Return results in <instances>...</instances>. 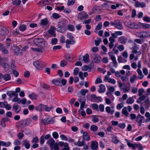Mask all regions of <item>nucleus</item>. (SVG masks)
Returning <instances> with one entry per match:
<instances>
[{"instance_id": "50", "label": "nucleus", "mask_w": 150, "mask_h": 150, "mask_svg": "<svg viewBox=\"0 0 150 150\" xmlns=\"http://www.w3.org/2000/svg\"><path fill=\"white\" fill-rule=\"evenodd\" d=\"M136 76L135 74L133 75L132 77L130 79V81L132 83H133L136 79Z\"/></svg>"}, {"instance_id": "25", "label": "nucleus", "mask_w": 150, "mask_h": 150, "mask_svg": "<svg viewBox=\"0 0 150 150\" xmlns=\"http://www.w3.org/2000/svg\"><path fill=\"white\" fill-rule=\"evenodd\" d=\"M16 94L18 93L13 91H7L6 93L7 95L10 98L15 96Z\"/></svg>"}, {"instance_id": "13", "label": "nucleus", "mask_w": 150, "mask_h": 150, "mask_svg": "<svg viewBox=\"0 0 150 150\" xmlns=\"http://www.w3.org/2000/svg\"><path fill=\"white\" fill-rule=\"evenodd\" d=\"M21 107L20 106L18 105L16 103H14L12 108V110H14L16 113H18L21 110Z\"/></svg>"}, {"instance_id": "53", "label": "nucleus", "mask_w": 150, "mask_h": 150, "mask_svg": "<svg viewBox=\"0 0 150 150\" xmlns=\"http://www.w3.org/2000/svg\"><path fill=\"white\" fill-rule=\"evenodd\" d=\"M67 62L65 60H63L61 61L60 62V66L62 67H64L67 65Z\"/></svg>"}, {"instance_id": "42", "label": "nucleus", "mask_w": 150, "mask_h": 150, "mask_svg": "<svg viewBox=\"0 0 150 150\" xmlns=\"http://www.w3.org/2000/svg\"><path fill=\"white\" fill-rule=\"evenodd\" d=\"M13 4L16 6L20 5L21 3V0H13L12 2Z\"/></svg>"}, {"instance_id": "58", "label": "nucleus", "mask_w": 150, "mask_h": 150, "mask_svg": "<svg viewBox=\"0 0 150 150\" xmlns=\"http://www.w3.org/2000/svg\"><path fill=\"white\" fill-rule=\"evenodd\" d=\"M6 47H8L11 44V40L10 38H7L6 40Z\"/></svg>"}, {"instance_id": "3", "label": "nucleus", "mask_w": 150, "mask_h": 150, "mask_svg": "<svg viewBox=\"0 0 150 150\" xmlns=\"http://www.w3.org/2000/svg\"><path fill=\"white\" fill-rule=\"evenodd\" d=\"M33 64L36 67L39 69L43 68L46 66L44 62L38 60L33 62Z\"/></svg>"}, {"instance_id": "26", "label": "nucleus", "mask_w": 150, "mask_h": 150, "mask_svg": "<svg viewBox=\"0 0 150 150\" xmlns=\"http://www.w3.org/2000/svg\"><path fill=\"white\" fill-rule=\"evenodd\" d=\"M74 144L76 146H84L86 144L84 141L82 139V142H80L79 141H78L77 142H75Z\"/></svg>"}, {"instance_id": "34", "label": "nucleus", "mask_w": 150, "mask_h": 150, "mask_svg": "<svg viewBox=\"0 0 150 150\" xmlns=\"http://www.w3.org/2000/svg\"><path fill=\"white\" fill-rule=\"evenodd\" d=\"M105 110L108 113L110 114L111 115L113 114L114 112V110H111L109 106H107L106 107Z\"/></svg>"}, {"instance_id": "55", "label": "nucleus", "mask_w": 150, "mask_h": 150, "mask_svg": "<svg viewBox=\"0 0 150 150\" xmlns=\"http://www.w3.org/2000/svg\"><path fill=\"white\" fill-rule=\"evenodd\" d=\"M58 41L57 39L56 38H52L51 41V43L52 45H56Z\"/></svg>"}, {"instance_id": "62", "label": "nucleus", "mask_w": 150, "mask_h": 150, "mask_svg": "<svg viewBox=\"0 0 150 150\" xmlns=\"http://www.w3.org/2000/svg\"><path fill=\"white\" fill-rule=\"evenodd\" d=\"M45 139L44 135H42L40 138V142L41 144H43L44 143Z\"/></svg>"}, {"instance_id": "6", "label": "nucleus", "mask_w": 150, "mask_h": 150, "mask_svg": "<svg viewBox=\"0 0 150 150\" xmlns=\"http://www.w3.org/2000/svg\"><path fill=\"white\" fill-rule=\"evenodd\" d=\"M127 24L128 27L132 29H138L140 28L139 25L135 23L129 22L127 23Z\"/></svg>"}, {"instance_id": "46", "label": "nucleus", "mask_w": 150, "mask_h": 150, "mask_svg": "<svg viewBox=\"0 0 150 150\" xmlns=\"http://www.w3.org/2000/svg\"><path fill=\"white\" fill-rule=\"evenodd\" d=\"M90 129L93 132L96 131L98 129V127L97 126L94 125H92Z\"/></svg>"}, {"instance_id": "2", "label": "nucleus", "mask_w": 150, "mask_h": 150, "mask_svg": "<svg viewBox=\"0 0 150 150\" xmlns=\"http://www.w3.org/2000/svg\"><path fill=\"white\" fill-rule=\"evenodd\" d=\"M110 24L112 26L114 25L116 28L119 30L123 29L121 21L118 19H116L113 22H111Z\"/></svg>"}, {"instance_id": "18", "label": "nucleus", "mask_w": 150, "mask_h": 150, "mask_svg": "<svg viewBox=\"0 0 150 150\" xmlns=\"http://www.w3.org/2000/svg\"><path fill=\"white\" fill-rule=\"evenodd\" d=\"M81 16V17L79 16V18L80 20L83 19L88 18L89 16L84 11H82L79 14Z\"/></svg>"}, {"instance_id": "35", "label": "nucleus", "mask_w": 150, "mask_h": 150, "mask_svg": "<svg viewBox=\"0 0 150 150\" xmlns=\"http://www.w3.org/2000/svg\"><path fill=\"white\" fill-rule=\"evenodd\" d=\"M48 21L47 18H44L41 20V22L40 23V25H48Z\"/></svg>"}, {"instance_id": "17", "label": "nucleus", "mask_w": 150, "mask_h": 150, "mask_svg": "<svg viewBox=\"0 0 150 150\" xmlns=\"http://www.w3.org/2000/svg\"><path fill=\"white\" fill-rule=\"evenodd\" d=\"M52 82L53 84L57 86H62L60 83V78L53 79Z\"/></svg>"}, {"instance_id": "5", "label": "nucleus", "mask_w": 150, "mask_h": 150, "mask_svg": "<svg viewBox=\"0 0 150 150\" xmlns=\"http://www.w3.org/2000/svg\"><path fill=\"white\" fill-rule=\"evenodd\" d=\"M30 122V120L29 119L22 120L20 122L19 127L21 128H23L29 125Z\"/></svg>"}, {"instance_id": "61", "label": "nucleus", "mask_w": 150, "mask_h": 150, "mask_svg": "<svg viewBox=\"0 0 150 150\" xmlns=\"http://www.w3.org/2000/svg\"><path fill=\"white\" fill-rule=\"evenodd\" d=\"M130 119L132 120H133L135 119L136 120L137 116L136 115L133 113H132L130 114Z\"/></svg>"}, {"instance_id": "22", "label": "nucleus", "mask_w": 150, "mask_h": 150, "mask_svg": "<svg viewBox=\"0 0 150 150\" xmlns=\"http://www.w3.org/2000/svg\"><path fill=\"white\" fill-rule=\"evenodd\" d=\"M108 91L106 92V94L108 96L110 93H112L114 91L115 89L113 86L110 87H107Z\"/></svg>"}, {"instance_id": "38", "label": "nucleus", "mask_w": 150, "mask_h": 150, "mask_svg": "<svg viewBox=\"0 0 150 150\" xmlns=\"http://www.w3.org/2000/svg\"><path fill=\"white\" fill-rule=\"evenodd\" d=\"M11 79V76L7 74L4 75L3 79L5 81H7Z\"/></svg>"}, {"instance_id": "37", "label": "nucleus", "mask_w": 150, "mask_h": 150, "mask_svg": "<svg viewBox=\"0 0 150 150\" xmlns=\"http://www.w3.org/2000/svg\"><path fill=\"white\" fill-rule=\"evenodd\" d=\"M50 3L48 0H44L40 2L41 6H43L44 5H47Z\"/></svg>"}, {"instance_id": "30", "label": "nucleus", "mask_w": 150, "mask_h": 150, "mask_svg": "<svg viewBox=\"0 0 150 150\" xmlns=\"http://www.w3.org/2000/svg\"><path fill=\"white\" fill-rule=\"evenodd\" d=\"M137 35L140 38H145V32H137L136 33Z\"/></svg>"}, {"instance_id": "24", "label": "nucleus", "mask_w": 150, "mask_h": 150, "mask_svg": "<svg viewBox=\"0 0 150 150\" xmlns=\"http://www.w3.org/2000/svg\"><path fill=\"white\" fill-rule=\"evenodd\" d=\"M9 33V31L6 28L3 27L1 30V33L3 35H7Z\"/></svg>"}, {"instance_id": "48", "label": "nucleus", "mask_w": 150, "mask_h": 150, "mask_svg": "<svg viewBox=\"0 0 150 150\" xmlns=\"http://www.w3.org/2000/svg\"><path fill=\"white\" fill-rule=\"evenodd\" d=\"M26 26L25 25H21L19 26V29L22 31H24L26 29Z\"/></svg>"}, {"instance_id": "56", "label": "nucleus", "mask_w": 150, "mask_h": 150, "mask_svg": "<svg viewBox=\"0 0 150 150\" xmlns=\"http://www.w3.org/2000/svg\"><path fill=\"white\" fill-rule=\"evenodd\" d=\"M67 80L64 79H60V83H61V85L62 86H63L65 85L67 83Z\"/></svg>"}, {"instance_id": "44", "label": "nucleus", "mask_w": 150, "mask_h": 150, "mask_svg": "<svg viewBox=\"0 0 150 150\" xmlns=\"http://www.w3.org/2000/svg\"><path fill=\"white\" fill-rule=\"evenodd\" d=\"M8 60V59L7 58L0 57V65H1L5 62H7Z\"/></svg>"}, {"instance_id": "10", "label": "nucleus", "mask_w": 150, "mask_h": 150, "mask_svg": "<svg viewBox=\"0 0 150 150\" xmlns=\"http://www.w3.org/2000/svg\"><path fill=\"white\" fill-rule=\"evenodd\" d=\"M132 44L133 47L130 48V49L132 50V52L134 54L137 53V50L139 49L138 46L134 42H133Z\"/></svg>"}, {"instance_id": "9", "label": "nucleus", "mask_w": 150, "mask_h": 150, "mask_svg": "<svg viewBox=\"0 0 150 150\" xmlns=\"http://www.w3.org/2000/svg\"><path fill=\"white\" fill-rule=\"evenodd\" d=\"M42 122L45 125L52 124L54 122V120L51 118L47 117L42 120Z\"/></svg>"}, {"instance_id": "23", "label": "nucleus", "mask_w": 150, "mask_h": 150, "mask_svg": "<svg viewBox=\"0 0 150 150\" xmlns=\"http://www.w3.org/2000/svg\"><path fill=\"white\" fill-rule=\"evenodd\" d=\"M11 144V143L10 142H6L4 141H0V150H1V145L6 147H8L10 146Z\"/></svg>"}, {"instance_id": "21", "label": "nucleus", "mask_w": 150, "mask_h": 150, "mask_svg": "<svg viewBox=\"0 0 150 150\" xmlns=\"http://www.w3.org/2000/svg\"><path fill=\"white\" fill-rule=\"evenodd\" d=\"M118 41L122 44H125L127 40V39L124 36H121L118 39Z\"/></svg>"}, {"instance_id": "1", "label": "nucleus", "mask_w": 150, "mask_h": 150, "mask_svg": "<svg viewBox=\"0 0 150 150\" xmlns=\"http://www.w3.org/2000/svg\"><path fill=\"white\" fill-rule=\"evenodd\" d=\"M33 42L35 45L45 49L48 48L49 47L47 42L42 38H35L33 40Z\"/></svg>"}, {"instance_id": "40", "label": "nucleus", "mask_w": 150, "mask_h": 150, "mask_svg": "<svg viewBox=\"0 0 150 150\" xmlns=\"http://www.w3.org/2000/svg\"><path fill=\"white\" fill-rule=\"evenodd\" d=\"M10 67L11 69L12 70L15 69L16 66H15V62L14 60H12L11 61Z\"/></svg>"}, {"instance_id": "64", "label": "nucleus", "mask_w": 150, "mask_h": 150, "mask_svg": "<svg viewBox=\"0 0 150 150\" xmlns=\"http://www.w3.org/2000/svg\"><path fill=\"white\" fill-rule=\"evenodd\" d=\"M1 65L2 66V67L4 68L5 69H8V68L9 65L8 64L5 62L3 63Z\"/></svg>"}, {"instance_id": "63", "label": "nucleus", "mask_w": 150, "mask_h": 150, "mask_svg": "<svg viewBox=\"0 0 150 150\" xmlns=\"http://www.w3.org/2000/svg\"><path fill=\"white\" fill-rule=\"evenodd\" d=\"M62 48L61 46L60 45L54 46L53 47V50L55 51L57 50L61 49Z\"/></svg>"}, {"instance_id": "45", "label": "nucleus", "mask_w": 150, "mask_h": 150, "mask_svg": "<svg viewBox=\"0 0 150 150\" xmlns=\"http://www.w3.org/2000/svg\"><path fill=\"white\" fill-rule=\"evenodd\" d=\"M134 102V100L131 97H129L127 101V103L129 104H132Z\"/></svg>"}, {"instance_id": "32", "label": "nucleus", "mask_w": 150, "mask_h": 150, "mask_svg": "<svg viewBox=\"0 0 150 150\" xmlns=\"http://www.w3.org/2000/svg\"><path fill=\"white\" fill-rule=\"evenodd\" d=\"M117 60L119 63H124L127 62V60L121 56H118Z\"/></svg>"}, {"instance_id": "11", "label": "nucleus", "mask_w": 150, "mask_h": 150, "mask_svg": "<svg viewBox=\"0 0 150 150\" xmlns=\"http://www.w3.org/2000/svg\"><path fill=\"white\" fill-rule=\"evenodd\" d=\"M144 117L140 114H139L137 116L135 120L138 123H142L144 122Z\"/></svg>"}, {"instance_id": "4", "label": "nucleus", "mask_w": 150, "mask_h": 150, "mask_svg": "<svg viewBox=\"0 0 150 150\" xmlns=\"http://www.w3.org/2000/svg\"><path fill=\"white\" fill-rule=\"evenodd\" d=\"M91 56L95 63H99L101 61V57L96 53L91 54Z\"/></svg>"}, {"instance_id": "47", "label": "nucleus", "mask_w": 150, "mask_h": 150, "mask_svg": "<svg viewBox=\"0 0 150 150\" xmlns=\"http://www.w3.org/2000/svg\"><path fill=\"white\" fill-rule=\"evenodd\" d=\"M149 102V99H147L144 102V105L145 108H148Z\"/></svg>"}, {"instance_id": "14", "label": "nucleus", "mask_w": 150, "mask_h": 150, "mask_svg": "<svg viewBox=\"0 0 150 150\" xmlns=\"http://www.w3.org/2000/svg\"><path fill=\"white\" fill-rule=\"evenodd\" d=\"M91 98L94 99V102H101L103 99L100 96H96L93 94L91 96Z\"/></svg>"}, {"instance_id": "12", "label": "nucleus", "mask_w": 150, "mask_h": 150, "mask_svg": "<svg viewBox=\"0 0 150 150\" xmlns=\"http://www.w3.org/2000/svg\"><path fill=\"white\" fill-rule=\"evenodd\" d=\"M59 145L60 146L64 147L62 150H69V147L67 143H64L63 142H61L59 143Z\"/></svg>"}, {"instance_id": "39", "label": "nucleus", "mask_w": 150, "mask_h": 150, "mask_svg": "<svg viewBox=\"0 0 150 150\" xmlns=\"http://www.w3.org/2000/svg\"><path fill=\"white\" fill-rule=\"evenodd\" d=\"M122 113L126 116H127L129 115V113L127 110L126 108L124 107L122 109Z\"/></svg>"}, {"instance_id": "27", "label": "nucleus", "mask_w": 150, "mask_h": 150, "mask_svg": "<svg viewBox=\"0 0 150 150\" xmlns=\"http://www.w3.org/2000/svg\"><path fill=\"white\" fill-rule=\"evenodd\" d=\"M23 145L25 146V147L27 149H28L30 147V144L26 140L23 141Z\"/></svg>"}, {"instance_id": "59", "label": "nucleus", "mask_w": 150, "mask_h": 150, "mask_svg": "<svg viewBox=\"0 0 150 150\" xmlns=\"http://www.w3.org/2000/svg\"><path fill=\"white\" fill-rule=\"evenodd\" d=\"M61 16L57 13H54L52 14V17L55 19L59 18Z\"/></svg>"}, {"instance_id": "7", "label": "nucleus", "mask_w": 150, "mask_h": 150, "mask_svg": "<svg viewBox=\"0 0 150 150\" xmlns=\"http://www.w3.org/2000/svg\"><path fill=\"white\" fill-rule=\"evenodd\" d=\"M66 21L65 20H62L59 22L57 26L58 28L62 30L64 29L66 25Z\"/></svg>"}, {"instance_id": "41", "label": "nucleus", "mask_w": 150, "mask_h": 150, "mask_svg": "<svg viewBox=\"0 0 150 150\" xmlns=\"http://www.w3.org/2000/svg\"><path fill=\"white\" fill-rule=\"evenodd\" d=\"M91 106L93 110H96L97 111H98L99 110L98 109V106L97 104H91Z\"/></svg>"}, {"instance_id": "54", "label": "nucleus", "mask_w": 150, "mask_h": 150, "mask_svg": "<svg viewBox=\"0 0 150 150\" xmlns=\"http://www.w3.org/2000/svg\"><path fill=\"white\" fill-rule=\"evenodd\" d=\"M102 23L101 22L99 23L96 25L95 30H98L102 28Z\"/></svg>"}, {"instance_id": "29", "label": "nucleus", "mask_w": 150, "mask_h": 150, "mask_svg": "<svg viewBox=\"0 0 150 150\" xmlns=\"http://www.w3.org/2000/svg\"><path fill=\"white\" fill-rule=\"evenodd\" d=\"M30 49L34 51H36L38 52H43L45 49L43 48H34L33 47H31Z\"/></svg>"}, {"instance_id": "52", "label": "nucleus", "mask_w": 150, "mask_h": 150, "mask_svg": "<svg viewBox=\"0 0 150 150\" xmlns=\"http://www.w3.org/2000/svg\"><path fill=\"white\" fill-rule=\"evenodd\" d=\"M92 121L94 122H96L99 121V119L98 118V116L93 115L92 116Z\"/></svg>"}, {"instance_id": "16", "label": "nucleus", "mask_w": 150, "mask_h": 150, "mask_svg": "<svg viewBox=\"0 0 150 150\" xmlns=\"http://www.w3.org/2000/svg\"><path fill=\"white\" fill-rule=\"evenodd\" d=\"M91 149L93 150H98V144L96 141H93L91 145Z\"/></svg>"}, {"instance_id": "57", "label": "nucleus", "mask_w": 150, "mask_h": 150, "mask_svg": "<svg viewBox=\"0 0 150 150\" xmlns=\"http://www.w3.org/2000/svg\"><path fill=\"white\" fill-rule=\"evenodd\" d=\"M98 40H95V45L96 46H98L101 42V40L100 38H98Z\"/></svg>"}, {"instance_id": "20", "label": "nucleus", "mask_w": 150, "mask_h": 150, "mask_svg": "<svg viewBox=\"0 0 150 150\" xmlns=\"http://www.w3.org/2000/svg\"><path fill=\"white\" fill-rule=\"evenodd\" d=\"M90 137L88 134L86 132H84L83 135V139L87 141L90 140Z\"/></svg>"}, {"instance_id": "43", "label": "nucleus", "mask_w": 150, "mask_h": 150, "mask_svg": "<svg viewBox=\"0 0 150 150\" xmlns=\"http://www.w3.org/2000/svg\"><path fill=\"white\" fill-rule=\"evenodd\" d=\"M29 97L32 100H35L38 98L37 96L33 93L31 94H29Z\"/></svg>"}, {"instance_id": "51", "label": "nucleus", "mask_w": 150, "mask_h": 150, "mask_svg": "<svg viewBox=\"0 0 150 150\" xmlns=\"http://www.w3.org/2000/svg\"><path fill=\"white\" fill-rule=\"evenodd\" d=\"M88 92V91L85 89H81L80 91L81 94L83 96H85L86 93Z\"/></svg>"}, {"instance_id": "33", "label": "nucleus", "mask_w": 150, "mask_h": 150, "mask_svg": "<svg viewBox=\"0 0 150 150\" xmlns=\"http://www.w3.org/2000/svg\"><path fill=\"white\" fill-rule=\"evenodd\" d=\"M83 60L85 63H87L89 61V55L88 54H86L83 56Z\"/></svg>"}, {"instance_id": "49", "label": "nucleus", "mask_w": 150, "mask_h": 150, "mask_svg": "<svg viewBox=\"0 0 150 150\" xmlns=\"http://www.w3.org/2000/svg\"><path fill=\"white\" fill-rule=\"evenodd\" d=\"M67 28L69 30L71 31H74L75 30L74 27V25H69L67 26Z\"/></svg>"}, {"instance_id": "8", "label": "nucleus", "mask_w": 150, "mask_h": 150, "mask_svg": "<svg viewBox=\"0 0 150 150\" xmlns=\"http://www.w3.org/2000/svg\"><path fill=\"white\" fill-rule=\"evenodd\" d=\"M108 55L110 57V59L112 61L113 65V66L115 67H116L117 66V62L115 56L111 52L108 53Z\"/></svg>"}, {"instance_id": "28", "label": "nucleus", "mask_w": 150, "mask_h": 150, "mask_svg": "<svg viewBox=\"0 0 150 150\" xmlns=\"http://www.w3.org/2000/svg\"><path fill=\"white\" fill-rule=\"evenodd\" d=\"M100 89L98 90V92L100 93H102L105 92V86L103 84H100L99 86Z\"/></svg>"}, {"instance_id": "60", "label": "nucleus", "mask_w": 150, "mask_h": 150, "mask_svg": "<svg viewBox=\"0 0 150 150\" xmlns=\"http://www.w3.org/2000/svg\"><path fill=\"white\" fill-rule=\"evenodd\" d=\"M142 26L144 29L150 28V25L149 24L143 23L142 24Z\"/></svg>"}, {"instance_id": "15", "label": "nucleus", "mask_w": 150, "mask_h": 150, "mask_svg": "<svg viewBox=\"0 0 150 150\" xmlns=\"http://www.w3.org/2000/svg\"><path fill=\"white\" fill-rule=\"evenodd\" d=\"M134 6L136 8L141 7L143 8L145 7L146 4L144 2L140 3L138 1H136Z\"/></svg>"}, {"instance_id": "31", "label": "nucleus", "mask_w": 150, "mask_h": 150, "mask_svg": "<svg viewBox=\"0 0 150 150\" xmlns=\"http://www.w3.org/2000/svg\"><path fill=\"white\" fill-rule=\"evenodd\" d=\"M55 143V141L52 138L49 139L47 142V144L49 145L50 147H52Z\"/></svg>"}, {"instance_id": "36", "label": "nucleus", "mask_w": 150, "mask_h": 150, "mask_svg": "<svg viewBox=\"0 0 150 150\" xmlns=\"http://www.w3.org/2000/svg\"><path fill=\"white\" fill-rule=\"evenodd\" d=\"M66 43L69 45H74L75 44V41L74 39L69 40L67 39L65 41Z\"/></svg>"}, {"instance_id": "19", "label": "nucleus", "mask_w": 150, "mask_h": 150, "mask_svg": "<svg viewBox=\"0 0 150 150\" xmlns=\"http://www.w3.org/2000/svg\"><path fill=\"white\" fill-rule=\"evenodd\" d=\"M0 50L4 54L7 53L8 52V50L5 47L3 46L1 43H0Z\"/></svg>"}]
</instances>
